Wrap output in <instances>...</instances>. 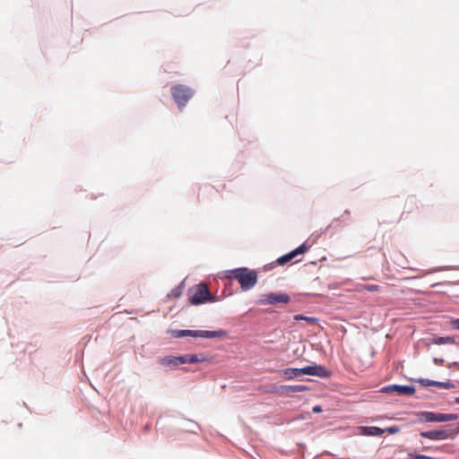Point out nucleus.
I'll return each instance as SVG.
<instances>
[{"label": "nucleus", "instance_id": "1", "mask_svg": "<svg viewBox=\"0 0 459 459\" xmlns=\"http://www.w3.org/2000/svg\"><path fill=\"white\" fill-rule=\"evenodd\" d=\"M228 277L238 280L243 290L252 289L257 282L256 272L245 267L230 271Z\"/></svg>", "mask_w": 459, "mask_h": 459}, {"label": "nucleus", "instance_id": "2", "mask_svg": "<svg viewBox=\"0 0 459 459\" xmlns=\"http://www.w3.org/2000/svg\"><path fill=\"white\" fill-rule=\"evenodd\" d=\"M172 336L175 338H181L185 336L201 337V338H222L226 336V332L223 330L207 331V330H175L172 332Z\"/></svg>", "mask_w": 459, "mask_h": 459}, {"label": "nucleus", "instance_id": "3", "mask_svg": "<svg viewBox=\"0 0 459 459\" xmlns=\"http://www.w3.org/2000/svg\"><path fill=\"white\" fill-rule=\"evenodd\" d=\"M189 302L192 305L203 304L206 301H213L214 297L209 292L206 284L201 283L190 290Z\"/></svg>", "mask_w": 459, "mask_h": 459}, {"label": "nucleus", "instance_id": "4", "mask_svg": "<svg viewBox=\"0 0 459 459\" xmlns=\"http://www.w3.org/2000/svg\"><path fill=\"white\" fill-rule=\"evenodd\" d=\"M193 91L183 84H176L171 87V95L179 108L186 106V102L192 98Z\"/></svg>", "mask_w": 459, "mask_h": 459}, {"label": "nucleus", "instance_id": "5", "mask_svg": "<svg viewBox=\"0 0 459 459\" xmlns=\"http://www.w3.org/2000/svg\"><path fill=\"white\" fill-rule=\"evenodd\" d=\"M459 433V427L456 429L446 428L442 429H436L430 431L420 432L422 437L432 440H442L447 438H454Z\"/></svg>", "mask_w": 459, "mask_h": 459}, {"label": "nucleus", "instance_id": "6", "mask_svg": "<svg viewBox=\"0 0 459 459\" xmlns=\"http://www.w3.org/2000/svg\"><path fill=\"white\" fill-rule=\"evenodd\" d=\"M422 420L427 422H445L455 420L457 419L456 414H445L437 413L431 411H424L421 413Z\"/></svg>", "mask_w": 459, "mask_h": 459}, {"label": "nucleus", "instance_id": "7", "mask_svg": "<svg viewBox=\"0 0 459 459\" xmlns=\"http://www.w3.org/2000/svg\"><path fill=\"white\" fill-rule=\"evenodd\" d=\"M290 301V296L287 294L281 293H268L263 296L261 299H259L258 304L260 305H268V304H276V303H288Z\"/></svg>", "mask_w": 459, "mask_h": 459}, {"label": "nucleus", "instance_id": "8", "mask_svg": "<svg viewBox=\"0 0 459 459\" xmlns=\"http://www.w3.org/2000/svg\"><path fill=\"white\" fill-rule=\"evenodd\" d=\"M303 375L328 377L331 373L322 365L307 366L301 368Z\"/></svg>", "mask_w": 459, "mask_h": 459}, {"label": "nucleus", "instance_id": "9", "mask_svg": "<svg viewBox=\"0 0 459 459\" xmlns=\"http://www.w3.org/2000/svg\"><path fill=\"white\" fill-rule=\"evenodd\" d=\"M308 247L305 244L300 245L296 249L292 250L291 252L281 256L278 258L277 262L279 264H284L293 258H295L298 255L304 254L307 251Z\"/></svg>", "mask_w": 459, "mask_h": 459}, {"label": "nucleus", "instance_id": "10", "mask_svg": "<svg viewBox=\"0 0 459 459\" xmlns=\"http://www.w3.org/2000/svg\"><path fill=\"white\" fill-rule=\"evenodd\" d=\"M308 247L305 244L300 245L296 249L292 250L291 252L281 256L278 258L277 262L279 264H284L293 258H295L298 255L304 254L307 251Z\"/></svg>", "mask_w": 459, "mask_h": 459}, {"label": "nucleus", "instance_id": "11", "mask_svg": "<svg viewBox=\"0 0 459 459\" xmlns=\"http://www.w3.org/2000/svg\"><path fill=\"white\" fill-rule=\"evenodd\" d=\"M382 391L386 393L394 391L399 394L412 395L415 393V388L411 385H392L383 387Z\"/></svg>", "mask_w": 459, "mask_h": 459}, {"label": "nucleus", "instance_id": "12", "mask_svg": "<svg viewBox=\"0 0 459 459\" xmlns=\"http://www.w3.org/2000/svg\"><path fill=\"white\" fill-rule=\"evenodd\" d=\"M418 382L423 386H437L444 389H452L455 388V385L452 382H438L433 381L429 379L420 378Z\"/></svg>", "mask_w": 459, "mask_h": 459}, {"label": "nucleus", "instance_id": "13", "mask_svg": "<svg viewBox=\"0 0 459 459\" xmlns=\"http://www.w3.org/2000/svg\"><path fill=\"white\" fill-rule=\"evenodd\" d=\"M308 387L306 385H282L280 387L279 392L281 394H290L293 393H301L307 391Z\"/></svg>", "mask_w": 459, "mask_h": 459}, {"label": "nucleus", "instance_id": "14", "mask_svg": "<svg viewBox=\"0 0 459 459\" xmlns=\"http://www.w3.org/2000/svg\"><path fill=\"white\" fill-rule=\"evenodd\" d=\"M280 375L284 377V378L290 380L294 379L296 377H299L303 375V372H301V368H289L282 369L279 371Z\"/></svg>", "mask_w": 459, "mask_h": 459}, {"label": "nucleus", "instance_id": "15", "mask_svg": "<svg viewBox=\"0 0 459 459\" xmlns=\"http://www.w3.org/2000/svg\"><path fill=\"white\" fill-rule=\"evenodd\" d=\"M159 361L160 364L165 366H178L180 364H184V359H182V356H166L164 358L160 359Z\"/></svg>", "mask_w": 459, "mask_h": 459}, {"label": "nucleus", "instance_id": "16", "mask_svg": "<svg viewBox=\"0 0 459 459\" xmlns=\"http://www.w3.org/2000/svg\"><path fill=\"white\" fill-rule=\"evenodd\" d=\"M359 429L360 434L365 436H381L385 432V430H383V429L376 426L360 427Z\"/></svg>", "mask_w": 459, "mask_h": 459}, {"label": "nucleus", "instance_id": "17", "mask_svg": "<svg viewBox=\"0 0 459 459\" xmlns=\"http://www.w3.org/2000/svg\"><path fill=\"white\" fill-rule=\"evenodd\" d=\"M182 359H184V363H191V364L205 360L204 358L200 359L196 354L184 355V356H182Z\"/></svg>", "mask_w": 459, "mask_h": 459}, {"label": "nucleus", "instance_id": "18", "mask_svg": "<svg viewBox=\"0 0 459 459\" xmlns=\"http://www.w3.org/2000/svg\"><path fill=\"white\" fill-rule=\"evenodd\" d=\"M294 320H297V321L304 320V321L307 322L309 325H315L318 322V319L316 317L306 316H302V315H295Z\"/></svg>", "mask_w": 459, "mask_h": 459}, {"label": "nucleus", "instance_id": "19", "mask_svg": "<svg viewBox=\"0 0 459 459\" xmlns=\"http://www.w3.org/2000/svg\"><path fill=\"white\" fill-rule=\"evenodd\" d=\"M436 344H446V343H455V339L453 337H450V336H446V337H438L435 340L434 342Z\"/></svg>", "mask_w": 459, "mask_h": 459}, {"label": "nucleus", "instance_id": "20", "mask_svg": "<svg viewBox=\"0 0 459 459\" xmlns=\"http://www.w3.org/2000/svg\"><path fill=\"white\" fill-rule=\"evenodd\" d=\"M359 290L379 291L380 286L377 284H363L359 287Z\"/></svg>", "mask_w": 459, "mask_h": 459}, {"label": "nucleus", "instance_id": "21", "mask_svg": "<svg viewBox=\"0 0 459 459\" xmlns=\"http://www.w3.org/2000/svg\"><path fill=\"white\" fill-rule=\"evenodd\" d=\"M383 430H385V432H387L389 434H395L400 431V429L397 426H391L386 429H383Z\"/></svg>", "mask_w": 459, "mask_h": 459}, {"label": "nucleus", "instance_id": "22", "mask_svg": "<svg viewBox=\"0 0 459 459\" xmlns=\"http://www.w3.org/2000/svg\"><path fill=\"white\" fill-rule=\"evenodd\" d=\"M451 325H453L454 328L459 330V319L452 320Z\"/></svg>", "mask_w": 459, "mask_h": 459}, {"label": "nucleus", "instance_id": "23", "mask_svg": "<svg viewBox=\"0 0 459 459\" xmlns=\"http://www.w3.org/2000/svg\"><path fill=\"white\" fill-rule=\"evenodd\" d=\"M312 411H313V412H320V411H322V409L319 405H316V406L313 407Z\"/></svg>", "mask_w": 459, "mask_h": 459}, {"label": "nucleus", "instance_id": "24", "mask_svg": "<svg viewBox=\"0 0 459 459\" xmlns=\"http://www.w3.org/2000/svg\"><path fill=\"white\" fill-rule=\"evenodd\" d=\"M455 402L456 403H459V397H456Z\"/></svg>", "mask_w": 459, "mask_h": 459}, {"label": "nucleus", "instance_id": "25", "mask_svg": "<svg viewBox=\"0 0 459 459\" xmlns=\"http://www.w3.org/2000/svg\"><path fill=\"white\" fill-rule=\"evenodd\" d=\"M179 294H180V292H179V291H178V292H175V296H176V297H178V296H179Z\"/></svg>", "mask_w": 459, "mask_h": 459}]
</instances>
